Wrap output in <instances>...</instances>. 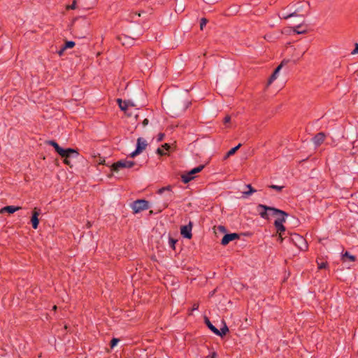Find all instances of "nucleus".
I'll return each mask as SVG.
<instances>
[{
    "mask_svg": "<svg viewBox=\"0 0 358 358\" xmlns=\"http://www.w3.org/2000/svg\"><path fill=\"white\" fill-rule=\"evenodd\" d=\"M75 46V42L73 41H66L65 44L63 45L64 47V49H67V48H72Z\"/></svg>",
    "mask_w": 358,
    "mask_h": 358,
    "instance_id": "nucleus-23",
    "label": "nucleus"
},
{
    "mask_svg": "<svg viewBox=\"0 0 358 358\" xmlns=\"http://www.w3.org/2000/svg\"><path fill=\"white\" fill-rule=\"evenodd\" d=\"M204 322L205 324L207 325V327L215 334H218V329L213 325V324L210 322L209 319L207 317H204Z\"/></svg>",
    "mask_w": 358,
    "mask_h": 358,
    "instance_id": "nucleus-17",
    "label": "nucleus"
},
{
    "mask_svg": "<svg viewBox=\"0 0 358 358\" xmlns=\"http://www.w3.org/2000/svg\"><path fill=\"white\" fill-rule=\"evenodd\" d=\"M164 134L159 133V135H158L157 141H162L164 139Z\"/></svg>",
    "mask_w": 358,
    "mask_h": 358,
    "instance_id": "nucleus-37",
    "label": "nucleus"
},
{
    "mask_svg": "<svg viewBox=\"0 0 358 358\" xmlns=\"http://www.w3.org/2000/svg\"><path fill=\"white\" fill-rule=\"evenodd\" d=\"M48 145H52L55 151L61 156V157H77L78 156V152L77 150L73 149V148H66L64 149L61 148L59 144L52 140L48 141L46 142Z\"/></svg>",
    "mask_w": 358,
    "mask_h": 358,
    "instance_id": "nucleus-2",
    "label": "nucleus"
},
{
    "mask_svg": "<svg viewBox=\"0 0 358 358\" xmlns=\"http://www.w3.org/2000/svg\"><path fill=\"white\" fill-rule=\"evenodd\" d=\"M257 211L258 212L260 217L264 220H269L268 212H272L273 216H278V215H288L286 212L282 210L264 204L257 205Z\"/></svg>",
    "mask_w": 358,
    "mask_h": 358,
    "instance_id": "nucleus-1",
    "label": "nucleus"
},
{
    "mask_svg": "<svg viewBox=\"0 0 358 358\" xmlns=\"http://www.w3.org/2000/svg\"><path fill=\"white\" fill-rule=\"evenodd\" d=\"M117 103H118L120 108L122 110H124V111L126 112V110H127V108L129 107V103H130V101H122V99H117Z\"/></svg>",
    "mask_w": 358,
    "mask_h": 358,
    "instance_id": "nucleus-16",
    "label": "nucleus"
},
{
    "mask_svg": "<svg viewBox=\"0 0 358 358\" xmlns=\"http://www.w3.org/2000/svg\"><path fill=\"white\" fill-rule=\"evenodd\" d=\"M177 240L169 236V246L173 249V250H175L176 249V247H175V245L176 243H177Z\"/></svg>",
    "mask_w": 358,
    "mask_h": 358,
    "instance_id": "nucleus-22",
    "label": "nucleus"
},
{
    "mask_svg": "<svg viewBox=\"0 0 358 358\" xmlns=\"http://www.w3.org/2000/svg\"><path fill=\"white\" fill-rule=\"evenodd\" d=\"M246 187H247V188H248V189H249L248 192H243V194H244L246 196H249V195L252 194V193H254V192H257V190H256L255 189H254V188L252 187V185H250V184L247 185H246Z\"/></svg>",
    "mask_w": 358,
    "mask_h": 358,
    "instance_id": "nucleus-21",
    "label": "nucleus"
},
{
    "mask_svg": "<svg viewBox=\"0 0 358 358\" xmlns=\"http://www.w3.org/2000/svg\"><path fill=\"white\" fill-rule=\"evenodd\" d=\"M57 306H55V305L52 307V310H57Z\"/></svg>",
    "mask_w": 358,
    "mask_h": 358,
    "instance_id": "nucleus-46",
    "label": "nucleus"
},
{
    "mask_svg": "<svg viewBox=\"0 0 358 358\" xmlns=\"http://www.w3.org/2000/svg\"><path fill=\"white\" fill-rule=\"evenodd\" d=\"M62 158H64V163L66 165H69L71 167L72 166V164H71V161L69 159V157H62Z\"/></svg>",
    "mask_w": 358,
    "mask_h": 358,
    "instance_id": "nucleus-32",
    "label": "nucleus"
},
{
    "mask_svg": "<svg viewBox=\"0 0 358 358\" xmlns=\"http://www.w3.org/2000/svg\"><path fill=\"white\" fill-rule=\"evenodd\" d=\"M199 308V304L198 303H194L192 306V310H196Z\"/></svg>",
    "mask_w": 358,
    "mask_h": 358,
    "instance_id": "nucleus-43",
    "label": "nucleus"
},
{
    "mask_svg": "<svg viewBox=\"0 0 358 358\" xmlns=\"http://www.w3.org/2000/svg\"><path fill=\"white\" fill-rule=\"evenodd\" d=\"M217 355L215 352H213L210 355L206 357V358H217Z\"/></svg>",
    "mask_w": 358,
    "mask_h": 358,
    "instance_id": "nucleus-35",
    "label": "nucleus"
},
{
    "mask_svg": "<svg viewBox=\"0 0 358 358\" xmlns=\"http://www.w3.org/2000/svg\"><path fill=\"white\" fill-rule=\"evenodd\" d=\"M139 34H136L133 37L129 36L125 34H122L117 37V39L121 42L124 46H131L134 43V41L139 37Z\"/></svg>",
    "mask_w": 358,
    "mask_h": 358,
    "instance_id": "nucleus-7",
    "label": "nucleus"
},
{
    "mask_svg": "<svg viewBox=\"0 0 358 358\" xmlns=\"http://www.w3.org/2000/svg\"><path fill=\"white\" fill-rule=\"evenodd\" d=\"M231 121V117L229 115H227L223 120L224 124H227Z\"/></svg>",
    "mask_w": 358,
    "mask_h": 358,
    "instance_id": "nucleus-34",
    "label": "nucleus"
},
{
    "mask_svg": "<svg viewBox=\"0 0 358 358\" xmlns=\"http://www.w3.org/2000/svg\"><path fill=\"white\" fill-rule=\"evenodd\" d=\"M76 8V0H74V1H73L72 4L69 5V6H66V9H67V10H70V9H71V10H73V9H75Z\"/></svg>",
    "mask_w": 358,
    "mask_h": 358,
    "instance_id": "nucleus-29",
    "label": "nucleus"
},
{
    "mask_svg": "<svg viewBox=\"0 0 358 358\" xmlns=\"http://www.w3.org/2000/svg\"><path fill=\"white\" fill-rule=\"evenodd\" d=\"M296 12L294 11V12H292V13H281L279 14V17L281 19H285V20H287L292 16H296Z\"/></svg>",
    "mask_w": 358,
    "mask_h": 358,
    "instance_id": "nucleus-20",
    "label": "nucleus"
},
{
    "mask_svg": "<svg viewBox=\"0 0 358 358\" xmlns=\"http://www.w3.org/2000/svg\"><path fill=\"white\" fill-rule=\"evenodd\" d=\"M135 15H138V17H140V16H141V13H135Z\"/></svg>",
    "mask_w": 358,
    "mask_h": 358,
    "instance_id": "nucleus-47",
    "label": "nucleus"
},
{
    "mask_svg": "<svg viewBox=\"0 0 358 358\" xmlns=\"http://www.w3.org/2000/svg\"><path fill=\"white\" fill-rule=\"evenodd\" d=\"M134 103L130 101V103H129V106H134Z\"/></svg>",
    "mask_w": 358,
    "mask_h": 358,
    "instance_id": "nucleus-45",
    "label": "nucleus"
},
{
    "mask_svg": "<svg viewBox=\"0 0 358 358\" xmlns=\"http://www.w3.org/2000/svg\"><path fill=\"white\" fill-rule=\"evenodd\" d=\"M139 154H140V152H137V150L136 149L134 152H132L129 155V156H130L131 157L134 158V157H135L136 156H137V155H139Z\"/></svg>",
    "mask_w": 358,
    "mask_h": 358,
    "instance_id": "nucleus-36",
    "label": "nucleus"
},
{
    "mask_svg": "<svg viewBox=\"0 0 358 358\" xmlns=\"http://www.w3.org/2000/svg\"><path fill=\"white\" fill-rule=\"evenodd\" d=\"M66 50V49H64V47L62 46V48L59 50L57 51V54L59 55V56H62L63 54H64V52Z\"/></svg>",
    "mask_w": 358,
    "mask_h": 358,
    "instance_id": "nucleus-39",
    "label": "nucleus"
},
{
    "mask_svg": "<svg viewBox=\"0 0 358 358\" xmlns=\"http://www.w3.org/2000/svg\"><path fill=\"white\" fill-rule=\"evenodd\" d=\"M148 146V143L145 140H144L143 138L140 137L137 139L136 143V148L138 152L141 153L144 150H145L146 147Z\"/></svg>",
    "mask_w": 358,
    "mask_h": 358,
    "instance_id": "nucleus-12",
    "label": "nucleus"
},
{
    "mask_svg": "<svg viewBox=\"0 0 358 358\" xmlns=\"http://www.w3.org/2000/svg\"><path fill=\"white\" fill-rule=\"evenodd\" d=\"M228 331H229V328L227 326V324L224 323V326L220 329V330L218 329V334H215V335L222 337L223 336L226 335V334Z\"/></svg>",
    "mask_w": 358,
    "mask_h": 358,
    "instance_id": "nucleus-19",
    "label": "nucleus"
},
{
    "mask_svg": "<svg viewBox=\"0 0 358 358\" xmlns=\"http://www.w3.org/2000/svg\"><path fill=\"white\" fill-rule=\"evenodd\" d=\"M269 187L273 189H275L278 192H280L284 188V186H278V185H271L269 186Z\"/></svg>",
    "mask_w": 358,
    "mask_h": 358,
    "instance_id": "nucleus-25",
    "label": "nucleus"
},
{
    "mask_svg": "<svg viewBox=\"0 0 358 358\" xmlns=\"http://www.w3.org/2000/svg\"><path fill=\"white\" fill-rule=\"evenodd\" d=\"M170 189H171V186H166V187H162V188L159 189L158 190V193L159 194H162L164 191L170 190Z\"/></svg>",
    "mask_w": 358,
    "mask_h": 358,
    "instance_id": "nucleus-31",
    "label": "nucleus"
},
{
    "mask_svg": "<svg viewBox=\"0 0 358 358\" xmlns=\"http://www.w3.org/2000/svg\"><path fill=\"white\" fill-rule=\"evenodd\" d=\"M39 214H40L39 211L36 210V208H35L34 210L33 211L32 217L31 219L32 227L34 229H36L38 227V224H39L38 215H39Z\"/></svg>",
    "mask_w": 358,
    "mask_h": 358,
    "instance_id": "nucleus-13",
    "label": "nucleus"
},
{
    "mask_svg": "<svg viewBox=\"0 0 358 358\" xmlns=\"http://www.w3.org/2000/svg\"><path fill=\"white\" fill-rule=\"evenodd\" d=\"M294 31L296 32V34H299L305 33L306 30H301V26H297V27H294Z\"/></svg>",
    "mask_w": 358,
    "mask_h": 358,
    "instance_id": "nucleus-27",
    "label": "nucleus"
},
{
    "mask_svg": "<svg viewBox=\"0 0 358 358\" xmlns=\"http://www.w3.org/2000/svg\"><path fill=\"white\" fill-rule=\"evenodd\" d=\"M268 213H269V217H270V216H273V215H272V212H268Z\"/></svg>",
    "mask_w": 358,
    "mask_h": 358,
    "instance_id": "nucleus-48",
    "label": "nucleus"
},
{
    "mask_svg": "<svg viewBox=\"0 0 358 358\" xmlns=\"http://www.w3.org/2000/svg\"><path fill=\"white\" fill-rule=\"evenodd\" d=\"M192 222H189L188 224L181 227L180 234L184 238L190 239L192 236Z\"/></svg>",
    "mask_w": 358,
    "mask_h": 358,
    "instance_id": "nucleus-9",
    "label": "nucleus"
},
{
    "mask_svg": "<svg viewBox=\"0 0 358 358\" xmlns=\"http://www.w3.org/2000/svg\"><path fill=\"white\" fill-rule=\"evenodd\" d=\"M283 234L284 233H280L278 235V241H279L280 243H282L284 239L287 238V237H283Z\"/></svg>",
    "mask_w": 358,
    "mask_h": 358,
    "instance_id": "nucleus-33",
    "label": "nucleus"
},
{
    "mask_svg": "<svg viewBox=\"0 0 358 358\" xmlns=\"http://www.w3.org/2000/svg\"><path fill=\"white\" fill-rule=\"evenodd\" d=\"M157 153L159 154V155H165V153L164 152V151L161 149V148H157Z\"/></svg>",
    "mask_w": 358,
    "mask_h": 358,
    "instance_id": "nucleus-41",
    "label": "nucleus"
},
{
    "mask_svg": "<svg viewBox=\"0 0 358 358\" xmlns=\"http://www.w3.org/2000/svg\"><path fill=\"white\" fill-rule=\"evenodd\" d=\"M352 54H358V43L355 44V48L352 50Z\"/></svg>",
    "mask_w": 358,
    "mask_h": 358,
    "instance_id": "nucleus-38",
    "label": "nucleus"
},
{
    "mask_svg": "<svg viewBox=\"0 0 358 358\" xmlns=\"http://www.w3.org/2000/svg\"><path fill=\"white\" fill-rule=\"evenodd\" d=\"M148 122H149V120H148L147 118H145V119L143 121V125L145 127V126L148 125Z\"/></svg>",
    "mask_w": 358,
    "mask_h": 358,
    "instance_id": "nucleus-44",
    "label": "nucleus"
},
{
    "mask_svg": "<svg viewBox=\"0 0 358 358\" xmlns=\"http://www.w3.org/2000/svg\"><path fill=\"white\" fill-rule=\"evenodd\" d=\"M326 134L324 132H319L313 138V142L317 147L324 142Z\"/></svg>",
    "mask_w": 358,
    "mask_h": 358,
    "instance_id": "nucleus-11",
    "label": "nucleus"
},
{
    "mask_svg": "<svg viewBox=\"0 0 358 358\" xmlns=\"http://www.w3.org/2000/svg\"><path fill=\"white\" fill-rule=\"evenodd\" d=\"M134 214L138 213L150 208L149 202L145 199H138L132 202L130 205Z\"/></svg>",
    "mask_w": 358,
    "mask_h": 358,
    "instance_id": "nucleus-5",
    "label": "nucleus"
},
{
    "mask_svg": "<svg viewBox=\"0 0 358 358\" xmlns=\"http://www.w3.org/2000/svg\"><path fill=\"white\" fill-rule=\"evenodd\" d=\"M327 265H328L327 262L318 263V268L319 269L326 268Z\"/></svg>",
    "mask_w": 358,
    "mask_h": 358,
    "instance_id": "nucleus-30",
    "label": "nucleus"
},
{
    "mask_svg": "<svg viewBox=\"0 0 358 358\" xmlns=\"http://www.w3.org/2000/svg\"><path fill=\"white\" fill-rule=\"evenodd\" d=\"M20 209H21V207L20 206H6L0 210V213H8V214H13Z\"/></svg>",
    "mask_w": 358,
    "mask_h": 358,
    "instance_id": "nucleus-14",
    "label": "nucleus"
},
{
    "mask_svg": "<svg viewBox=\"0 0 358 358\" xmlns=\"http://www.w3.org/2000/svg\"><path fill=\"white\" fill-rule=\"evenodd\" d=\"M280 217H278L274 222V226L276 228L277 232L285 233V227L283 225V223L285 222V218L288 215H279Z\"/></svg>",
    "mask_w": 358,
    "mask_h": 358,
    "instance_id": "nucleus-8",
    "label": "nucleus"
},
{
    "mask_svg": "<svg viewBox=\"0 0 358 358\" xmlns=\"http://www.w3.org/2000/svg\"><path fill=\"white\" fill-rule=\"evenodd\" d=\"M162 148H164L166 150H169L170 149L171 146H170V145L169 143H164L162 145Z\"/></svg>",
    "mask_w": 358,
    "mask_h": 358,
    "instance_id": "nucleus-40",
    "label": "nucleus"
},
{
    "mask_svg": "<svg viewBox=\"0 0 358 358\" xmlns=\"http://www.w3.org/2000/svg\"><path fill=\"white\" fill-rule=\"evenodd\" d=\"M343 257H348L351 262H355L356 259V257L354 255H350L348 252H345Z\"/></svg>",
    "mask_w": 358,
    "mask_h": 358,
    "instance_id": "nucleus-24",
    "label": "nucleus"
},
{
    "mask_svg": "<svg viewBox=\"0 0 358 358\" xmlns=\"http://www.w3.org/2000/svg\"><path fill=\"white\" fill-rule=\"evenodd\" d=\"M283 63L284 62H282V63L279 66H278L277 68L274 70L273 73L271 74L268 80V85L271 84L277 78L278 74L280 70L282 69Z\"/></svg>",
    "mask_w": 358,
    "mask_h": 358,
    "instance_id": "nucleus-15",
    "label": "nucleus"
},
{
    "mask_svg": "<svg viewBox=\"0 0 358 358\" xmlns=\"http://www.w3.org/2000/svg\"><path fill=\"white\" fill-rule=\"evenodd\" d=\"M208 22V20L206 18H201V22H200V29L202 30L203 29V27L206 25Z\"/></svg>",
    "mask_w": 358,
    "mask_h": 358,
    "instance_id": "nucleus-26",
    "label": "nucleus"
},
{
    "mask_svg": "<svg viewBox=\"0 0 358 358\" xmlns=\"http://www.w3.org/2000/svg\"><path fill=\"white\" fill-rule=\"evenodd\" d=\"M241 143H239L238 145H236V147L230 149L226 154L225 157H224V159H227L228 157H229L230 156L233 155L235 154V152L241 147Z\"/></svg>",
    "mask_w": 358,
    "mask_h": 358,
    "instance_id": "nucleus-18",
    "label": "nucleus"
},
{
    "mask_svg": "<svg viewBox=\"0 0 358 358\" xmlns=\"http://www.w3.org/2000/svg\"><path fill=\"white\" fill-rule=\"evenodd\" d=\"M135 165L134 161L129 160H120L117 162L113 163L110 166V171L112 172L117 173L122 169H130Z\"/></svg>",
    "mask_w": 358,
    "mask_h": 358,
    "instance_id": "nucleus-4",
    "label": "nucleus"
},
{
    "mask_svg": "<svg viewBox=\"0 0 358 358\" xmlns=\"http://www.w3.org/2000/svg\"><path fill=\"white\" fill-rule=\"evenodd\" d=\"M301 250H306L308 248L307 243L303 236L298 234H291L288 238Z\"/></svg>",
    "mask_w": 358,
    "mask_h": 358,
    "instance_id": "nucleus-3",
    "label": "nucleus"
},
{
    "mask_svg": "<svg viewBox=\"0 0 358 358\" xmlns=\"http://www.w3.org/2000/svg\"><path fill=\"white\" fill-rule=\"evenodd\" d=\"M203 168H204L203 165H200V166H199L197 167H195V168L192 169L188 173H187L185 174H182L181 176L182 181L185 184L188 183L189 181H191L192 180H193L194 178V175L201 172L203 170Z\"/></svg>",
    "mask_w": 358,
    "mask_h": 358,
    "instance_id": "nucleus-6",
    "label": "nucleus"
},
{
    "mask_svg": "<svg viewBox=\"0 0 358 358\" xmlns=\"http://www.w3.org/2000/svg\"><path fill=\"white\" fill-rule=\"evenodd\" d=\"M118 342H119V339L118 338H113L110 341V347L112 348H114L117 344Z\"/></svg>",
    "mask_w": 358,
    "mask_h": 358,
    "instance_id": "nucleus-28",
    "label": "nucleus"
},
{
    "mask_svg": "<svg viewBox=\"0 0 358 358\" xmlns=\"http://www.w3.org/2000/svg\"><path fill=\"white\" fill-rule=\"evenodd\" d=\"M218 229H219V231H221V232H225V231H226V229H225V227H224V226H222V225H220V226L218 227Z\"/></svg>",
    "mask_w": 358,
    "mask_h": 358,
    "instance_id": "nucleus-42",
    "label": "nucleus"
},
{
    "mask_svg": "<svg viewBox=\"0 0 358 358\" xmlns=\"http://www.w3.org/2000/svg\"><path fill=\"white\" fill-rule=\"evenodd\" d=\"M238 238H239V235L236 233L227 234L223 236L221 241V244L223 245H227L230 241Z\"/></svg>",
    "mask_w": 358,
    "mask_h": 358,
    "instance_id": "nucleus-10",
    "label": "nucleus"
}]
</instances>
